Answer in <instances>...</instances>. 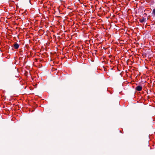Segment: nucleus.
<instances>
[{
    "instance_id": "nucleus-3",
    "label": "nucleus",
    "mask_w": 155,
    "mask_h": 155,
    "mask_svg": "<svg viewBox=\"0 0 155 155\" xmlns=\"http://www.w3.org/2000/svg\"><path fill=\"white\" fill-rule=\"evenodd\" d=\"M145 19L144 18H143L142 19L139 20L140 22V23H143L145 22Z\"/></svg>"
},
{
    "instance_id": "nucleus-2",
    "label": "nucleus",
    "mask_w": 155,
    "mask_h": 155,
    "mask_svg": "<svg viewBox=\"0 0 155 155\" xmlns=\"http://www.w3.org/2000/svg\"><path fill=\"white\" fill-rule=\"evenodd\" d=\"M14 47L15 49H17L19 47V45L17 43H15L14 45Z\"/></svg>"
},
{
    "instance_id": "nucleus-1",
    "label": "nucleus",
    "mask_w": 155,
    "mask_h": 155,
    "mask_svg": "<svg viewBox=\"0 0 155 155\" xmlns=\"http://www.w3.org/2000/svg\"><path fill=\"white\" fill-rule=\"evenodd\" d=\"M136 90L137 91H140L142 90V87L140 86H138L136 87Z\"/></svg>"
},
{
    "instance_id": "nucleus-4",
    "label": "nucleus",
    "mask_w": 155,
    "mask_h": 155,
    "mask_svg": "<svg viewBox=\"0 0 155 155\" xmlns=\"http://www.w3.org/2000/svg\"><path fill=\"white\" fill-rule=\"evenodd\" d=\"M152 13L155 16V8L153 9Z\"/></svg>"
}]
</instances>
